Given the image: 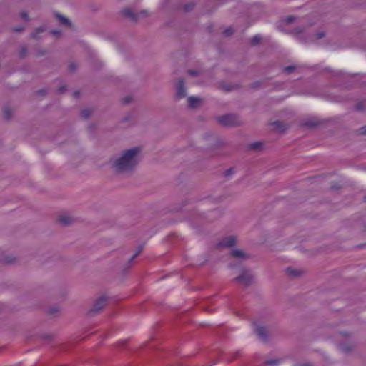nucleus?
<instances>
[{"mask_svg":"<svg viewBox=\"0 0 366 366\" xmlns=\"http://www.w3.org/2000/svg\"><path fill=\"white\" fill-rule=\"evenodd\" d=\"M336 101H337V102H342L343 99H337Z\"/></svg>","mask_w":366,"mask_h":366,"instance_id":"53","label":"nucleus"},{"mask_svg":"<svg viewBox=\"0 0 366 366\" xmlns=\"http://www.w3.org/2000/svg\"><path fill=\"white\" fill-rule=\"evenodd\" d=\"M59 312V307L57 306H52L50 307L48 310L47 313L51 315H55Z\"/></svg>","mask_w":366,"mask_h":366,"instance_id":"23","label":"nucleus"},{"mask_svg":"<svg viewBox=\"0 0 366 366\" xmlns=\"http://www.w3.org/2000/svg\"><path fill=\"white\" fill-rule=\"evenodd\" d=\"M211 214H212V217L209 219V221H212L214 219L218 218L221 215V212L219 209H214V211L211 212Z\"/></svg>","mask_w":366,"mask_h":366,"instance_id":"27","label":"nucleus"},{"mask_svg":"<svg viewBox=\"0 0 366 366\" xmlns=\"http://www.w3.org/2000/svg\"><path fill=\"white\" fill-rule=\"evenodd\" d=\"M260 86H261V83H260L259 81L254 82V83L252 84V88H254V89H257V88H259Z\"/></svg>","mask_w":366,"mask_h":366,"instance_id":"42","label":"nucleus"},{"mask_svg":"<svg viewBox=\"0 0 366 366\" xmlns=\"http://www.w3.org/2000/svg\"><path fill=\"white\" fill-rule=\"evenodd\" d=\"M175 97L177 99H181L187 96V90L183 79H180L175 86Z\"/></svg>","mask_w":366,"mask_h":366,"instance_id":"6","label":"nucleus"},{"mask_svg":"<svg viewBox=\"0 0 366 366\" xmlns=\"http://www.w3.org/2000/svg\"><path fill=\"white\" fill-rule=\"evenodd\" d=\"M229 267H233L234 266H233L232 264H229Z\"/></svg>","mask_w":366,"mask_h":366,"instance_id":"56","label":"nucleus"},{"mask_svg":"<svg viewBox=\"0 0 366 366\" xmlns=\"http://www.w3.org/2000/svg\"><path fill=\"white\" fill-rule=\"evenodd\" d=\"M38 93L41 95H45L46 94V90L41 89V90L38 91Z\"/></svg>","mask_w":366,"mask_h":366,"instance_id":"46","label":"nucleus"},{"mask_svg":"<svg viewBox=\"0 0 366 366\" xmlns=\"http://www.w3.org/2000/svg\"><path fill=\"white\" fill-rule=\"evenodd\" d=\"M14 30L16 31L20 32V31H22L24 30V28L23 27H18V28H16Z\"/></svg>","mask_w":366,"mask_h":366,"instance_id":"47","label":"nucleus"},{"mask_svg":"<svg viewBox=\"0 0 366 366\" xmlns=\"http://www.w3.org/2000/svg\"><path fill=\"white\" fill-rule=\"evenodd\" d=\"M132 101V97L130 96L126 97L122 99V102L123 104H129Z\"/></svg>","mask_w":366,"mask_h":366,"instance_id":"30","label":"nucleus"},{"mask_svg":"<svg viewBox=\"0 0 366 366\" xmlns=\"http://www.w3.org/2000/svg\"><path fill=\"white\" fill-rule=\"evenodd\" d=\"M271 124L279 132H284L287 129V125L281 121H274Z\"/></svg>","mask_w":366,"mask_h":366,"instance_id":"11","label":"nucleus"},{"mask_svg":"<svg viewBox=\"0 0 366 366\" xmlns=\"http://www.w3.org/2000/svg\"><path fill=\"white\" fill-rule=\"evenodd\" d=\"M325 36V33L323 31H320L317 34V39H320Z\"/></svg>","mask_w":366,"mask_h":366,"instance_id":"43","label":"nucleus"},{"mask_svg":"<svg viewBox=\"0 0 366 366\" xmlns=\"http://www.w3.org/2000/svg\"><path fill=\"white\" fill-rule=\"evenodd\" d=\"M359 134L366 135V125H365L359 129Z\"/></svg>","mask_w":366,"mask_h":366,"instance_id":"38","label":"nucleus"},{"mask_svg":"<svg viewBox=\"0 0 366 366\" xmlns=\"http://www.w3.org/2000/svg\"><path fill=\"white\" fill-rule=\"evenodd\" d=\"M4 262L6 263H11V262H12V260L11 259H9V258H5L4 259Z\"/></svg>","mask_w":366,"mask_h":366,"instance_id":"49","label":"nucleus"},{"mask_svg":"<svg viewBox=\"0 0 366 366\" xmlns=\"http://www.w3.org/2000/svg\"><path fill=\"white\" fill-rule=\"evenodd\" d=\"M224 89L226 90V91H231V88H226V87H224Z\"/></svg>","mask_w":366,"mask_h":366,"instance_id":"51","label":"nucleus"},{"mask_svg":"<svg viewBox=\"0 0 366 366\" xmlns=\"http://www.w3.org/2000/svg\"><path fill=\"white\" fill-rule=\"evenodd\" d=\"M69 70L71 72H74L77 69V65L75 64V63H71L69 65V67H68Z\"/></svg>","mask_w":366,"mask_h":366,"instance_id":"33","label":"nucleus"},{"mask_svg":"<svg viewBox=\"0 0 366 366\" xmlns=\"http://www.w3.org/2000/svg\"><path fill=\"white\" fill-rule=\"evenodd\" d=\"M295 16H288L285 19V23L287 24H290L293 23L295 21Z\"/></svg>","mask_w":366,"mask_h":366,"instance_id":"31","label":"nucleus"},{"mask_svg":"<svg viewBox=\"0 0 366 366\" xmlns=\"http://www.w3.org/2000/svg\"><path fill=\"white\" fill-rule=\"evenodd\" d=\"M296 69L295 66H287L283 68V71L287 74L293 72Z\"/></svg>","mask_w":366,"mask_h":366,"instance_id":"28","label":"nucleus"},{"mask_svg":"<svg viewBox=\"0 0 366 366\" xmlns=\"http://www.w3.org/2000/svg\"><path fill=\"white\" fill-rule=\"evenodd\" d=\"M218 123L224 127H237L242 124L239 117L237 114H227L217 117Z\"/></svg>","mask_w":366,"mask_h":366,"instance_id":"2","label":"nucleus"},{"mask_svg":"<svg viewBox=\"0 0 366 366\" xmlns=\"http://www.w3.org/2000/svg\"><path fill=\"white\" fill-rule=\"evenodd\" d=\"M50 34L56 36V37H60L61 36V31L60 30H51Z\"/></svg>","mask_w":366,"mask_h":366,"instance_id":"35","label":"nucleus"},{"mask_svg":"<svg viewBox=\"0 0 366 366\" xmlns=\"http://www.w3.org/2000/svg\"><path fill=\"white\" fill-rule=\"evenodd\" d=\"M140 148L132 147L123 150L113 155L109 160V165L112 170L120 174H130L136 169L140 162Z\"/></svg>","mask_w":366,"mask_h":366,"instance_id":"1","label":"nucleus"},{"mask_svg":"<svg viewBox=\"0 0 366 366\" xmlns=\"http://www.w3.org/2000/svg\"><path fill=\"white\" fill-rule=\"evenodd\" d=\"M143 250V246H140L137 251L133 254V256L128 260L127 264H130L131 263L133 262V261L134 260L135 258H137V257L142 252V251Z\"/></svg>","mask_w":366,"mask_h":366,"instance_id":"21","label":"nucleus"},{"mask_svg":"<svg viewBox=\"0 0 366 366\" xmlns=\"http://www.w3.org/2000/svg\"><path fill=\"white\" fill-rule=\"evenodd\" d=\"M58 221L63 226H68L71 223L72 219L68 216L61 215L58 218Z\"/></svg>","mask_w":366,"mask_h":366,"instance_id":"13","label":"nucleus"},{"mask_svg":"<svg viewBox=\"0 0 366 366\" xmlns=\"http://www.w3.org/2000/svg\"><path fill=\"white\" fill-rule=\"evenodd\" d=\"M4 118L5 120H9L13 116V113L8 106H5L3 109Z\"/></svg>","mask_w":366,"mask_h":366,"instance_id":"16","label":"nucleus"},{"mask_svg":"<svg viewBox=\"0 0 366 366\" xmlns=\"http://www.w3.org/2000/svg\"><path fill=\"white\" fill-rule=\"evenodd\" d=\"M188 74L192 76H198L199 75V71L197 70L189 69L188 70Z\"/></svg>","mask_w":366,"mask_h":366,"instance_id":"34","label":"nucleus"},{"mask_svg":"<svg viewBox=\"0 0 366 366\" xmlns=\"http://www.w3.org/2000/svg\"><path fill=\"white\" fill-rule=\"evenodd\" d=\"M364 202H366V195L364 197Z\"/></svg>","mask_w":366,"mask_h":366,"instance_id":"54","label":"nucleus"},{"mask_svg":"<svg viewBox=\"0 0 366 366\" xmlns=\"http://www.w3.org/2000/svg\"><path fill=\"white\" fill-rule=\"evenodd\" d=\"M320 122L316 119H310L304 123V125L309 128H313L320 124Z\"/></svg>","mask_w":366,"mask_h":366,"instance_id":"18","label":"nucleus"},{"mask_svg":"<svg viewBox=\"0 0 366 366\" xmlns=\"http://www.w3.org/2000/svg\"><path fill=\"white\" fill-rule=\"evenodd\" d=\"M67 90V88H66V86H61V87L59 88L58 89V92L59 94H64L66 92Z\"/></svg>","mask_w":366,"mask_h":366,"instance_id":"40","label":"nucleus"},{"mask_svg":"<svg viewBox=\"0 0 366 366\" xmlns=\"http://www.w3.org/2000/svg\"><path fill=\"white\" fill-rule=\"evenodd\" d=\"M295 32H296L297 34H300V33H302V32H303L304 29H303V28H301V27H298V28H296V29H295Z\"/></svg>","mask_w":366,"mask_h":366,"instance_id":"44","label":"nucleus"},{"mask_svg":"<svg viewBox=\"0 0 366 366\" xmlns=\"http://www.w3.org/2000/svg\"><path fill=\"white\" fill-rule=\"evenodd\" d=\"M236 243V238L233 236H229L222 239L217 244V248H229L234 246Z\"/></svg>","mask_w":366,"mask_h":366,"instance_id":"8","label":"nucleus"},{"mask_svg":"<svg viewBox=\"0 0 366 366\" xmlns=\"http://www.w3.org/2000/svg\"><path fill=\"white\" fill-rule=\"evenodd\" d=\"M234 174V169L229 168L224 172V176L228 177Z\"/></svg>","mask_w":366,"mask_h":366,"instance_id":"39","label":"nucleus"},{"mask_svg":"<svg viewBox=\"0 0 366 366\" xmlns=\"http://www.w3.org/2000/svg\"><path fill=\"white\" fill-rule=\"evenodd\" d=\"M287 274L292 277H297L301 274V271L291 267H287L286 269Z\"/></svg>","mask_w":366,"mask_h":366,"instance_id":"15","label":"nucleus"},{"mask_svg":"<svg viewBox=\"0 0 366 366\" xmlns=\"http://www.w3.org/2000/svg\"><path fill=\"white\" fill-rule=\"evenodd\" d=\"M122 14L124 17L127 18L134 22H137L140 18L147 16V10H142L139 14H136L130 9H125L122 11Z\"/></svg>","mask_w":366,"mask_h":366,"instance_id":"5","label":"nucleus"},{"mask_svg":"<svg viewBox=\"0 0 366 366\" xmlns=\"http://www.w3.org/2000/svg\"><path fill=\"white\" fill-rule=\"evenodd\" d=\"M27 54V47L26 46H22L21 47L20 51H19V56L21 59H24L26 56Z\"/></svg>","mask_w":366,"mask_h":366,"instance_id":"26","label":"nucleus"},{"mask_svg":"<svg viewBox=\"0 0 366 366\" xmlns=\"http://www.w3.org/2000/svg\"><path fill=\"white\" fill-rule=\"evenodd\" d=\"M46 28L44 26H39L36 29L35 31L31 34V37L32 39H38V36L45 31Z\"/></svg>","mask_w":366,"mask_h":366,"instance_id":"17","label":"nucleus"},{"mask_svg":"<svg viewBox=\"0 0 366 366\" xmlns=\"http://www.w3.org/2000/svg\"><path fill=\"white\" fill-rule=\"evenodd\" d=\"M54 16H55L56 19L59 21V23L61 25L66 26V27L71 26L72 24H71V21L66 16H64L62 14L57 13V12H56L54 14Z\"/></svg>","mask_w":366,"mask_h":366,"instance_id":"9","label":"nucleus"},{"mask_svg":"<svg viewBox=\"0 0 366 366\" xmlns=\"http://www.w3.org/2000/svg\"><path fill=\"white\" fill-rule=\"evenodd\" d=\"M92 113H93V110L92 109L87 108V109H83L81 112V117L84 119H88L91 117Z\"/></svg>","mask_w":366,"mask_h":366,"instance_id":"19","label":"nucleus"},{"mask_svg":"<svg viewBox=\"0 0 366 366\" xmlns=\"http://www.w3.org/2000/svg\"><path fill=\"white\" fill-rule=\"evenodd\" d=\"M194 7V4L193 3L187 4L184 5V9L186 12L191 11Z\"/></svg>","mask_w":366,"mask_h":366,"instance_id":"29","label":"nucleus"},{"mask_svg":"<svg viewBox=\"0 0 366 366\" xmlns=\"http://www.w3.org/2000/svg\"><path fill=\"white\" fill-rule=\"evenodd\" d=\"M202 99L196 97H189L187 99L188 107L191 109L197 108L201 104Z\"/></svg>","mask_w":366,"mask_h":366,"instance_id":"10","label":"nucleus"},{"mask_svg":"<svg viewBox=\"0 0 366 366\" xmlns=\"http://www.w3.org/2000/svg\"><path fill=\"white\" fill-rule=\"evenodd\" d=\"M107 302V297L104 295L97 298L94 302L92 308L87 312V315L89 317H94L98 315L105 307Z\"/></svg>","mask_w":366,"mask_h":366,"instance_id":"3","label":"nucleus"},{"mask_svg":"<svg viewBox=\"0 0 366 366\" xmlns=\"http://www.w3.org/2000/svg\"><path fill=\"white\" fill-rule=\"evenodd\" d=\"M248 149L253 151H259L262 149V143L261 142H255L248 145Z\"/></svg>","mask_w":366,"mask_h":366,"instance_id":"14","label":"nucleus"},{"mask_svg":"<svg viewBox=\"0 0 366 366\" xmlns=\"http://www.w3.org/2000/svg\"><path fill=\"white\" fill-rule=\"evenodd\" d=\"M231 255L233 257L241 259H249V255L246 254L243 251L239 249H234L231 252Z\"/></svg>","mask_w":366,"mask_h":366,"instance_id":"12","label":"nucleus"},{"mask_svg":"<svg viewBox=\"0 0 366 366\" xmlns=\"http://www.w3.org/2000/svg\"><path fill=\"white\" fill-rule=\"evenodd\" d=\"M340 186H336V185H332L331 186V189L332 190H338L339 189H340Z\"/></svg>","mask_w":366,"mask_h":366,"instance_id":"45","label":"nucleus"},{"mask_svg":"<svg viewBox=\"0 0 366 366\" xmlns=\"http://www.w3.org/2000/svg\"><path fill=\"white\" fill-rule=\"evenodd\" d=\"M41 338L45 340H50L53 338V335L51 334H44L41 335Z\"/></svg>","mask_w":366,"mask_h":366,"instance_id":"37","label":"nucleus"},{"mask_svg":"<svg viewBox=\"0 0 366 366\" xmlns=\"http://www.w3.org/2000/svg\"><path fill=\"white\" fill-rule=\"evenodd\" d=\"M340 348L344 352H349L352 350L353 347L345 343H342L340 345Z\"/></svg>","mask_w":366,"mask_h":366,"instance_id":"22","label":"nucleus"},{"mask_svg":"<svg viewBox=\"0 0 366 366\" xmlns=\"http://www.w3.org/2000/svg\"><path fill=\"white\" fill-rule=\"evenodd\" d=\"M262 40V37L260 35H255L250 39V44L252 46L258 45Z\"/></svg>","mask_w":366,"mask_h":366,"instance_id":"20","label":"nucleus"},{"mask_svg":"<svg viewBox=\"0 0 366 366\" xmlns=\"http://www.w3.org/2000/svg\"><path fill=\"white\" fill-rule=\"evenodd\" d=\"M126 342H127L126 340H123V341L119 342L118 345H123L126 344Z\"/></svg>","mask_w":366,"mask_h":366,"instance_id":"50","label":"nucleus"},{"mask_svg":"<svg viewBox=\"0 0 366 366\" xmlns=\"http://www.w3.org/2000/svg\"><path fill=\"white\" fill-rule=\"evenodd\" d=\"M46 54V51L45 50H44V49H38V50L36 51V56H44Z\"/></svg>","mask_w":366,"mask_h":366,"instance_id":"36","label":"nucleus"},{"mask_svg":"<svg viewBox=\"0 0 366 366\" xmlns=\"http://www.w3.org/2000/svg\"><path fill=\"white\" fill-rule=\"evenodd\" d=\"M254 332L259 338L262 341H267L268 336L266 327L259 325L257 322H254Z\"/></svg>","mask_w":366,"mask_h":366,"instance_id":"7","label":"nucleus"},{"mask_svg":"<svg viewBox=\"0 0 366 366\" xmlns=\"http://www.w3.org/2000/svg\"><path fill=\"white\" fill-rule=\"evenodd\" d=\"M300 366H310V365H308V364H303V365H300Z\"/></svg>","mask_w":366,"mask_h":366,"instance_id":"52","label":"nucleus"},{"mask_svg":"<svg viewBox=\"0 0 366 366\" xmlns=\"http://www.w3.org/2000/svg\"><path fill=\"white\" fill-rule=\"evenodd\" d=\"M365 105H364V103L362 102H358L355 106V111H357V112H363L365 111Z\"/></svg>","mask_w":366,"mask_h":366,"instance_id":"25","label":"nucleus"},{"mask_svg":"<svg viewBox=\"0 0 366 366\" xmlns=\"http://www.w3.org/2000/svg\"><path fill=\"white\" fill-rule=\"evenodd\" d=\"M280 363V360H270L264 362L266 366H277Z\"/></svg>","mask_w":366,"mask_h":366,"instance_id":"24","label":"nucleus"},{"mask_svg":"<svg viewBox=\"0 0 366 366\" xmlns=\"http://www.w3.org/2000/svg\"><path fill=\"white\" fill-rule=\"evenodd\" d=\"M234 33V30L232 28H228L225 29L223 32L225 36H229Z\"/></svg>","mask_w":366,"mask_h":366,"instance_id":"32","label":"nucleus"},{"mask_svg":"<svg viewBox=\"0 0 366 366\" xmlns=\"http://www.w3.org/2000/svg\"><path fill=\"white\" fill-rule=\"evenodd\" d=\"M79 95H80V92L79 91H76L74 92V96L75 97H79Z\"/></svg>","mask_w":366,"mask_h":366,"instance_id":"48","label":"nucleus"},{"mask_svg":"<svg viewBox=\"0 0 366 366\" xmlns=\"http://www.w3.org/2000/svg\"><path fill=\"white\" fill-rule=\"evenodd\" d=\"M342 335H343L344 336H347V334L346 332L342 333Z\"/></svg>","mask_w":366,"mask_h":366,"instance_id":"55","label":"nucleus"},{"mask_svg":"<svg viewBox=\"0 0 366 366\" xmlns=\"http://www.w3.org/2000/svg\"><path fill=\"white\" fill-rule=\"evenodd\" d=\"M21 17L26 21H28V19H29V16L26 12H21Z\"/></svg>","mask_w":366,"mask_h":366,"instance_id":"41","label":"nucleus"},{"mask_svg":"<svg viewBox=\"0 0 366 366\" xmlns=\"http://www.w3.org/2000/svg\"><path fill=\"white\" fill-rule=\"evenodd\" d=\"M253 280V275L251 274L249 269L243 268L239 276L234 279V281L239 282L245 286H249L252 284Z\"/></svg>","mask_w":366,"mask_h":366,"instance_id":"4","label":"nucleus"}]
</instances>
